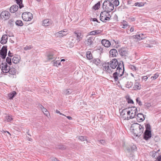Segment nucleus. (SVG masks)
<instances>
[{"instance_id": "nucleus-1", "label": "nucleus", "mask_w": 161, "mask_h": 161, "mask_svg": "<svg viewBox=\"0 0 161 161\" xmlns=\"http://www.w3.org/2000/svg\"><path fill=\"white\" fill-rule=\"evenodd\" d=\"M124 71L123 62L122 61H120L119 64L117 68L116 71L113 74V77L115 81H117L118 79V77H120L123 75Z\"/></svg>"}, {"instance_id": "nucleus-2", "label": "nucleus", "mask_w": 161, "mask_h": 161, "mask_svg": "<svg viewBox=\"0 0 161 161\" xmlns=\"http://www.w3.org/2000/svg\"><path fill=\"white\" fill-rule=\"evenodd\" d=\"M137 111V108L135 107L127 108V120L134 118L136 116Z\"/></svg>"}, {"instance_id": "nucleus-3", "label": "nucleus", "mask_w": 161, "mask_h": 161, "mask_svg": "<svg viewBox=\"0 0 161 161\" xmlns=\"http://www.w3.org/2000/svg\"><path fill=\"white\" fill-rule=\"evenodd\" d=\"M136 149V145L131 144L127 146L125 151L126 155L128 157H133L134 155V151Z\"/></svg>"}, {"instance_id": "nucleus-4", "label": "nucleus", "mask_w": 161, "mask_h": 161, "mask_svg": "<svg viewBox=\"0 0 161 161\" xmlns=\"http://www.w3.org/2000/svg\"><path fill=\"white\" fill-rule=\"evenodd\" d=\"M146 130L144 133L143 138L146 140H147L151 137V127L149 124L145 125Z\"/></svg>"}, {"instance_id": "nucleus-5", "label": "nucleus", "mask_w": 161, "mask_h": 161, "mask_svg": "<svg viewBox=\"0 0 161 161\" xmlns=\"http://www.w3.org/2000/svg\"><path fill=\"white\" fill-rule=\"evenodd\" d=\"M103 7L104 11L111 12L114 9V5L109 1H105L103 3Z\"/></svg>"}, {"instance_id": "nucleus-6", "label": "nucleus", "mask_w": 161, "mask_h": 161, "mask_svg": "<svg viewBox=\"0 0 161 161\" xmlns=\"http://www.w3.org/2000/svg\"><path fill=\"white\" fill-rule=\"evenodd\" d=\"M109 12H110L107 11L102 12L100 15V20L104 22H106L107 21L109 20L111 17V16L109 14Z\"/></svg>"}, {"instance_id": "nucleus-7", "label": "nucleus", "mask_w": 161, "mask_h": 161, "mask_svg": "<svg viewBox=\"0 0 161 161\" xmlns=\"http://www.w3.org/2000/svg\"><path fill=\"white\" fill-rule=\"evenodd\" d=\"M134 125L135 128V129H133L134 131L133 133L134 135V136L139 137L141 135V128L140 127V126H141V125L137 123H135Z\"/></svg>"}, {"instance_id": "nucleus-8", "label": "nucleus", "mask_w": 161, "mask_h": 161, "mask_svg": "<svg viewBox=\"0 0 161 161\" xmlns=\"http://www.w3.org/2000/svg\"><path fill=\"white\" fill-rule=\"evenodd\" d=\"M22 18L25 21H30L33 18L32 14L30 12H25L22 14Z\"/></svg>"}, {"instance_id": "nucleus-9", "label": "nucleus", "mask_w": 161, "mask_h": 161, "mask_svg": "<svg viewBox=\"0 0 161 161\" xmlns=\"http://www.w3.org/2000/svg\"><path fill=\"white\" fill-rule=\"evenodd\" d=\"M143 35V34H142V43H143V44H142V46L143 47H150L149 44L148 43L149 42V37H147V36L145 37L144 38L142 37V36Z\"/></svg>"}, {"instance_id": "nucleus-10", "label": "nucleus", "mask_w": 161, "mask_h": 161, "mask_svg": "<svg viewBox=\"0 0 161 161\" xmlns=\"http://www.w3.org/2000/svg\"><path fill=\"white\" fill-rule=\"evenodd\" d=\"M109 66L110 64L108 62L104 63L103 64V69L108 73L110 74L112 73L113 70L111 69Z\"/></svg>"}, {"instance_id": "nucleus-11", "label": "nucleus", "mask_w": 161, "mask_h": 161, "mask_svg": "<svg viewBox=\"0 0 161 161\" xmlns=\"http://www.w3.org/2000/svg\"><path fill=\"white\" fill-rule=\"evenodd\" d=\"M120 62L119 63L117 59L114 58L110 61L109 64L110 67L111 69H115L117 66L119 64Z\"/></svg>"}, {"instance_id": "nucleus-12", "label": "nucleus", "mask_w": 161, "mask_h": 161, "mask_svg": "<svg viewBox=\"0 0 161 161\" xmlns=\"http://www.w3.org/2000/svg\"><path fill=\"white\" fill-rule=\"evenodd\" d=\"M127 108L122 110L121 109H119L120 117L124 120H127Z\"/></svg>"}, {"instance_id": "nucleus-13", "label": "nucleus", "mask_w": 161, "mask_h": 161, "mask_svg": "<svg viewBox=\"0 0 161 161\" xmlns=\"http://www.w3.org/2000/svg\"><path fill=\"white\" fill-rule=\"evenodd\" d=\"M2 66L1 70L4 73H8L10 70V67L7 65L6 63H2Z\"/></svg>"}, {"instance_id": "nucleus-14", "label": "nucleus", "mask_w": 161, "mask_h": 161, "mask_svg": "<svg viewBox=\"0 0 161 161\" xmlns=\"http://www.w3.org/2000/svg\"><path fill=\"white\" fill-rule=\"evenodd\" d=\"M10 14L8 11H4L0 14V16L2 19L7 20L10 17Z\"/></svg>"}, {"instance_id": "nucleus-15", "label": "nucleus", "mask_w": 161, "mask_h": 161, "mask_svg": "<svg viewBox=\"0 0 161 161\" xmlns=\"http://www.w3.org/2000/svg\"><path fill=\"white\" fill-rule=\"evenodd\" d=\"M119 52L122 56H126L128 55V52L126 49L124 48H121L119 49Z\"/></svg>"}, {"instance_id": "nucleus-16", "label": "nucleus", "mask_w": 161, "mask_h": 161, "mask_svg": "<svg viewBox=\"0 0 161 161\" xmlns=\"http://www.w3.org/2000/svg\"><path fill=\"white\" fill-rule=\"evenodd\" d=\"M67 34V31L63 30L56 33L55 36L57 37H61L66 36Z\"/></svg>"}, {"instance_id": "nucleus-17", "label": "nucleus", "mask_w": 161, "mask_h": 161, "mask_svg": "<svg viewBox=\"0 0 161 161\" xmlns=\"http://www.w3.org/2000/svg\"><path fill=\"white\" fill-rule=\"evenodd\" d=\"M75 36H76V40L78 42H80L82 38L81 33L79 31H75L74 32Z\"/></svg>"}, {"instance_id": "nucleus-18", "label": "nucleus", "mask_w": 161, "mask_h": 161, "mask_svg": "<svg viewBox=\"0 0 161 161\" xmlns=\"http://www.w3.org/2000/svg\"><path fill=\"white\" fill-rule=\"evenodd\" d=\"M102 31L99 30H97L95 31H93L90 32L88 33V35H93L95 36L101 34Z\"/></svg>"}, {"instance_id": "nucleus-19", "label": "nucleus", "mask_w": 161, "mask_h": 161, "mask_svg": "<svg viewBox=\"0 0 161 161\" xmlns=\"http://www.w3.org/2000/svg\"><path fill=\"white\" fill-rule=\"evenodd\" d=\"M101 43L105 47H109L111 45L110 42L109 41L105 39L103 40L102 41Z\"/></svg>"}, {"instance_id": "nucleus-20", "label": "nucleus", "mask_w": 161, "mask_h": 161, "mask_svg": "<svg viewBox=\"0 0 161 161\" xmlns=\"http://www.w3.org/2000/svg\"><path fill=\"white\" fill-rule=\"evenodd\" d=\"M110 56L111 57H115L118 55L117 50L114 49H111L109 51Z\"/></svg>"}, {"instance_id": "nucleus-21", "label": "nucleus", "mask_w": 161, "mask_h": 161, "mask_svg": "<svg viewBox=\"0 0 161 161\" xmlns=\"http://www.w3.org/2000/svg\"><path fill=\"white\" fill-rule=\"evenodd\" d=\"M19 7L17 5H13L10 8V12L11 13H14L18 10Z\"/></svg>"}, {"instance_id": "nucleus-22", "label": "nucleus", "mask_w": 161, "mask_h": 161, "mask_svg": "<svg viewBox=\"0 0 161 161\" xmlns=\"http://www.w3.org/2000/svg\"><path fill=\"white\" fill-rule=\"evenodd\" d=\"M8 39V38L7 36V35H3L1 38V39L0 41V43L2 44H5L7 42Z\"/></svg>"}, {"instance_id": "nucleus-23", "label": "nucleus", "mask_w": 161, "mask_h": 161, "mask_svg": "<svg viewBox=\"0 0 161 161\" xmlns=\"http://www.w3.org/2000/svg\"><path fill=\"white\" fill-rule=\"evenodd\" d=\"M94 40L93 37H88L86 40V44L87 46H90L93 43V41Z\"/></svg>"}, {"instance_id": "nucleus-24", "label": "nucleus", "mask_w": 161, "mask_h": 161, "mask_svg": "<svg viewBox=\"0 0 161 161\" xmlns=\"http://www.w3.org/2000/svg\"><path fill=\"white\" fill-rule=\"evenodd\" d=\"M54 54V53L52 52L49 53L47 55V60H50L55 58V57H53Z\"/></svg>"}, {"instance_id": "nucleus-25", "label": "nucleus", "mask_w": 161, "mask_h": 161, "mask_svg": "<svg viewBox=\"0 0 161 161\" xmlns=\"http://www.w3.org/2000/svg\"><path fill=\"white\" fill-rule=\"evenodd\" d=\"M20 57L19 56H17L16 57H14L12 59L13 62L15 64H17L19 62L20 60Z\"/></svg>"}, {"instance_id": "nucleus-26", "label": "nucleus", "mask_w": 161, "mask_h": 161, "mask_svg": "<svg viewBox=\"0 0 161 161\" xmlns=\"http://www.w3.org/2000/svg\"><path fill=\"white\" fill-rule=\"evenodd\" d=\"M51 23L49 21V20L48 19L44 20L43 21L42 24L43 26H49L51 25Z\"/></svg>"}, {"instance_id": "nucleus-27", "label": "nucleus", "mask_w": 161, "mask_h": 161, "mask_svg": "<svg viewBox=\"0 0 161 161\" xmlns=\"http://www.w3.org/2000/svg\"><path fill=\"white\" fill-rule=\"evenodd\" d=\"M141 88V84L138 81H136L134 86V90H140V89Z\"/></svg>"}, {"instance_id": "nucleus-28", "label": "nucleus", "mask_w": 161, "mask_h": 161, "mask_svg": "<svg viewBox=\"0 0 161 161\" xmlns=\"http://www.w3.org/2000/svg\"><path fill=\"white\" fill-rule=\"evenodd\" d=\"M13 118L11 115H8L5 116L4 120L7 121V122H11Z\"/></svg>"}, {"instance_id": "nucleus-29", "label": "nucleus", "mask_w": 161, "mask_h": 161, "mask_svg": "<svg viewBox=\"0 0 161 161\" xmlns=\"http://www.w3.org/2000/svg\"><path fill=\"white\" fill-rule=\"evenodd\" d=\"M8 72L10 75H14L16 73V69L14 68H10V70Z\"/></svg>"}, {"instance_id": "nucleus-30", "label": "nucleus", "mask_w": 161, "mask_h": 161, "mask_svg": "<svg viewBox=\"0 0 161 161\" xmlns=\"http://www.w3.org/2000/svg\"><path fill=\"white\" fill-rule=\"evenodd\" d=\"M86 57L89 60L92 58V54L90 51H88L86 52Z\"/></svg>"}, {"instance_id": "nucleus-31", "label": "nucleus", "mask_w": 161, "mask_h": 161, "mask_svg": "<svg viewBox=\"0 0 161 161\" xmlns=\"http://www.w3.org/2000/svg\"><path fill=\"white\" fill-rule=\"evenodd\" d=\"M17 4L19 5V8H21L24 7L22 4V0H15Z\"/></svg>"}, {"instance_id": "nucleus-32", "label": "nucleus", "mask_w": 161, "mask_h": 161, "mask_svg": "<svg viewBox=\"0 0 161 161\" xmlns=\"http://www.w3.org/2000/svg\"><path fill=\"white\" fill-rule=\"evenodd\" d=\"M131 37H133L134 39V41H138L140 40V38H141L140 34L132 36Z\"/></svg>"}, {"instance_id": "nucleus-33", "label": "nucleus", "mask_w": 161, "mask_h": 161, "mask_svg": "<svg viewBox=\"0 0 161 161\" xmlns=\"http://www.w3.org/2000/svg\"><path fill=\"white\" fill-rule=\"evenodd\" d=\"M92 62L97 65H98L100 63V60L98 58H96L92 60Z\"/></svg>"}, {"instance_id": "nucleus-34", "label": "nucleus", "mask_w": 161, "mask_h": 161, "mask_svg": "<svg viewBox=\"0 0 161 161\" xmlns=\"http://www.w3.org/2000/svg\"><path fill=\"white\" fill-rule=\"evenodd\" d=\"M111 2L114 5V6H117L119 4L118 0H111Z\"/></svg>"}, {"instance_id": "nucleus-35", "label": "nucleus", "mask_w": 161, "mask_h": 161, "mask_svg": "<svg viewBox=\"0 0 161 161\" xmlns=\"http://www.w3.org/2000/svg\"><path fill=\"white\" fill-rule=\"evenodd\" d=\"M7 53L0 51V57H2L3 59L5 58L7 55Z\"/></svg>"}, {"instance_id": "nucleus-36", "label": "nucleus", "mask_w": 161, "mask_h": 161, "mask_svg": "<svg viewBox=\"0 0 161 161\" xmlns=\"http://www.w3.org/2000/svg\"><path fill=\"white\" fill-rule=\"evenodd\" d=\"M77 137L78 138V139L81 141L86 140L87 141V142H88V141L86 139V136H77Z\"/></svg>"}, {"instance_id": "nucleus-37", "label": "nucleus", "mask_w": 161, "mask_h": 161, "mask_svg": "<svg viewBox=\"0 0 161 161\" xmlns=\"http://www.w3.org/2000/svg\"><path fill=\"white\" fill-rule=\"evenodd\" d=\"M63 92L66 95H69L72 92V90L69 89L64 90Z\"/></svg>"}, {"instance_id": "nucleus-38", "label": "nucleus", "mask_w": 161, "mask_h": 161, "mask_svg": "<svg viewBox=\"0 0 161 161\" xmlns=\"http://www.w3.org/2000/svg\"><path fill=\"white\" fill-rule=\"evenodd\" d=\"M120 26L122 28H125L127 27L128 25H127L126 22L124 21L122 23V24Z\"/></svg>"}, {"instance_id": "nucleus-39", "label": "nucleus", "mask_w": 161, "mask_h": 161, "mask_svg": "<svg viewBox=\"0 0 161 161\" xmlns=\"http://www.w3.org/2000/svg\"><path fill=\"white\" fill-rule=\"evenodd\" d=\"M100 2H98L97 4H95L93 7V8L95 10L98 9L100 7Z\"/></svg>"}, {"instance_id": "nucleus-40", "label": "nucleus", "mask_w": 161, "mask_h": 161, "mask_svg": "<svg viewBox=\"0 0 161 161\" xmlns=\"http://www.w3.org/2000/svg\"><path fill=\"white\" fill-rule=\"evenodd\" d=\"M16 94V92L15 91H13L12 93H10L9 95L10 99H12Z\"/></svg>"}, {"instance_id": "nucleus-41", "label": "nucleus", "mask_w": 161, "mask_h": 161, "mask_svg": "<svg viewBox=\"0 0 161 161\" xmlns=\"http://www.w3.org/2000/svg\"><path fill=\"white\" fill-rule=\"evenodd\" d=\"M16 25L21 26L23 25V23L21 20H17L15 22Z\"/></svg>"}, {"instance_id": "nucleus-42", "label": "nucleus", "mask_w": 161, "mask_h": 161, "mask_svg": "<svg viewBox=\"0 0 161 161\" xmlns=\"http://www.w3.org/2000/svg\"><path fill=\"white\" fill-rule=\"evenodd\" d=\"M126 100L129 103H133L134 102L131 99L129 96H127L126 97Z\"/></svg>"}, {"instance_id": "nucleus-43", "label": "nucleus", "mask_w": 161, "mask_h": 161, "mask_svg": "<svg viewBox=\"0 0 161 161\" xmlns=\"http://www.w3.org/2000/svg\"><path fill=\"white\" fill-rule=\"evenodd\" d=\"M137 121L140 123L141 122V113H138L136 116Z\"/></svg>"}, {"instance_id": "nucleus-44", "label": "nucleus", "mask_w": 161, "mask_h": 161, "mask_svg": "<svg viewBox=\"0 0 161 161\" xmlns=\"http://www.w3.org/2000/svg\"><path fill=\"white\" fill-rule=\"evenodd\" d=\"M53 66H58L60 64V62L59 60L56 61L54 62L53 63Z\"/></svg>"}, {"instance_id": "nucleus-45", "label": "nucleus", "mask_w": 161, "mask_h": 161, "mask_svg": "<svg viewBox=\"0 0 161 161\" xmlns=\"http://www.w3.org/2000/svg\"><path fill=\"white\" fill-rule=\"evenodd\" d=\"M33 48V47L31 45L26 46L24 47V50L26 51L28 50L31 49Z\"/></svg>"}, {"instance_id": "nucleus-46", "label": "nucleus", "mask_w": 161, "mask_h": 161, "mask_svg": "<svg viewBox=\"0 0 161 161\" xmlns=\"http://www.w3.org/2000/svg\"><path fill=\"white\" fill-rule=\"evenodd\" d=\"M158 154V153L157 152L154 151H153L152 153V157L153 158H155L156 156V155Z\"/></svg>"}, {"instance_id": "nucleus-47", "label": "nucleus", "mask_w": 161, "mask_h": 161, "mask_svg": "<svg viewBox=\"0 0 161 161\" xmlns=\"http://www.w3.org/2000/svg\"><path fill=\"white\" fill-rule=\"evenodd\" d=\"M6 62L9 65H10L11 64H12V62H11V58L8 57H7V58H6Z\"/></svg>"}, {"instance_id": "nucleus-48", "label": "nucleus", "mask_w": 161, "mask_h": 161, "mask_svg": "<svg viewBox=\"0 0 161 161\" xmlns=\"http://www.w3.org/2000/svg\"><path fill=\"white\" fill-rule=\"evenodd\" d=\"M7 46H3L2 47V49L0 50V51L7 53Z\"/></svg>"}, {"instance_id": "nucleus-49", "label": "nucleus", "mask_w": 161, "mask_h": 161, "mask_svg": "<svg viewBox=\"0 0 161 161\" xmlns=\"http://www.w3.org/2000/svg\"><path fill=\"white\" fill-rule=\"evenodd\" d=\"M42 110L44 114L46 116H47V115L48 114V112L47 111V109L44 108Z\"/></svg>"}, {"instance_id": "nucleus-50", "label": "nucleus", "mask_w": 161, "mask_h": 161, "mask_svg": "<svg viewBox=\"0 0 161 161\" xmlns=\"http://www.w3.org/2000/svg\"><path fill=\"white\" fill-rule=\"evenodd\" d=\"M129 68L133 71H136V67L134 65H131L129 66Z\"/></svg>"}, {"instance_id": "nucleus-51", "label": "nucleus", "mask_w": 161, "mask_h": 161, "mask_svg": "<svg viewBox=\"0 0 161 161\" xmlns=\"http://www.w3.org/2000/svg\"><path fill=\"white\" fill-rule=\"evenodd\" d=\"M134 27H131L130 30V32L127 30L126 31V32L128 34H130V32H132L134 31Z\"/></svg>"}, {"instance_id": "nucleus-52", "label": "nucleus", "mask_w": 161, "mask_h": 161, "mask_svg": "<svg viewBox=\"0 0 161 161\" xmlns=\"http://www.w3.org/2000/svg\"><path fill=\"white\" fill-rule=\"evenodd\" d=\"M8 23L9 25L12 26L14 24V21L13 19H10L8 21Z\"/></svg>"}, {"instance_id": "nucleus-53", "label": "nucleus", "mask_w": 161, "mask_h": 161, "mask_svg": "<svg viewBox=\"0 0 161 161\" xmlns=\"http://www.w3.org/2000/svg\"><path fill=\"white\" fill-rule=\"evenodd\" d=\"M132 83L130 82H128L126 85V87L127 88H130L132 86Z\"/></svg>"}, {"instance_id": "nucleus-54", "label": "nucleus", "mask_w": 161, "mask_h": 161, "mask_svg": "<svg viewBox=\"0 0 161 161\" xmlns=\"http://www.w3.org/2000/svg\"><path fill=\"white\" fill-rule=\"evenodd\" d=\"M136 102L138 103L139 105H141V102L140 101V99L139 97H137L136 99Z\"/></svg>"}, {"instance_id": "nucleus-55", "label": "nucleus", "mask_w": 161, "mask_h": 161, "mask_svg": "<svg viewBox=\"0 0 161 161\" xmlns=\"http://www.w3.org/2000/svg\"><path fill=\"white\" fill-rule=\"evenodd\" d=\"M158 75L157 74H155L153 76L151 77L152 79H157L158 77Z\"/></svg>"}, {"instance_id": "nucleus-56", "label": "nucleus", "mask_w": 161, "mask_h": 161, "mask_svg": "<svg viewBox=\"0 0 161 161\" xmlns=\"http://www.w3.org/2000/svg\"><path fill=\"white\" fill-rule=\"evenodd\" d=\"M155 161H161V155L157 157Z\"/></svg>"}, {"instance_id": "nucleus-57", "label": "nucleus", "mask_w": 161, "mask_h": 161, "mask_svg": "<svg viewBox=\"0 0 161 161\" xmlns=\"http://www.w3.org/2000/svg\"><path fill=\"white\" fill-rule=\"evenodd\" d=\"M151 104L149 103H145V106L147 107V108L151 106Z\"/></svg>"}, {"instance_id": "nucleus-58", "label": "nucleus", "mask_w": 161, "mask_h": 161, "mask_svg": "<svg viewBox=\"0 0 161 161\" xmlns=\"http://www.w3.org/2000/svg\"><path fill=\"white\" fill-rule=\"evenodd\" d=\"M135 6H139V7H140V6H141V5H140V3H135Z\"/></svg>"}, {"instance_id": "nucleus-59", "label": "nucleus", "mask_w": 161, "mask_h": 161, "mask_svg": "<svg viewBox=\"0 0 161 161\" xmlns=\"http://www.w3.org/2000/svg\"><path fill=\"white\" fill-rule=\"evenodd\" d=\"M100 142L103 145H104V143H105V141L104 140H101L100 141Z\"/></svg>"}, {"instance_id": "nucleus-60", "label": "nucleus", "mask_w": 161, "mask_h": 161, "mask_svg": "<svg viewBox=\"0 0 161 161\" xmlns=\"http://www.w3.org/2000/svg\"><path fill=\"white\" fill-rule=\"evenodd\" d=\"M142 79L144 80H146L148 78L147 76H144L142 77Z\"/></svg>"}, {"instance_id": "nucleus-61", "label": "nucleus", "mask_w": 161, "mask_h": 161, "mask_svg": "<svg viewBox=\"0 0 161 161\" xmlns=\"http://www.w3.org/2000/svg\"><path fill=\"white\" fill-rule=\"evenodd\" d=\"M8 56L10 57H12L13 56L12 53H10V51H9L8 53Z\"/></svg>"}, {"instance_id": "nucleus-62", "label": "nucleus", "mask_w": 161, "mask_h": 161, "mask_svg": "<svg viewBox=\"0 0 161 161\" xmlns=\"http://www.w3.org/2000/svg\"><path fill=\"white\" fill-rule=\"evenodd\" d=\"M38 107L39 108L41 109V110L43 109L44 108L42 105L40 104L39 105Z\"/></svg>"}, {"instance_id": "nucleus-63", "label": "nucleus", "mask_w": 161, "mask_h": 161, "mask_svg": "<svg viewBox=\"0 0 161 161\" xmlns=\"http://www.w3.org/2000/svg\"><path fill=\"white\" fill-rule=\"evenodd\" d=\"M52 161H59L57 158H54L52 159Z\"/></svg>"}, {"instance_id": "nucleus-64", "label": "nucleus", "mask_w": 161, "mask_h": 161, "mask_svg": "<svg viewBox=\"0 0 161 161\" xmlns=\"http://www.w3.org/2000/svg\"><path fill=\"white\" fill-rule=\"evenodd\" d=\"M58 148L59 149H62L64 148V147H63V146L61 145H60L58 146Z\"/></svg>"}]
</instances>
